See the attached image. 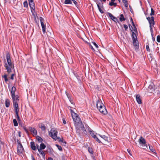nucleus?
Listing matches in <instances>:
<instances>
[{
	"mask_svg": "<svg viewBox=\"0 0 160 160\" xmlns=\"http://www.w3.org/2000/svg\"><path fill=\"white\" fill-rule=\"evenodd\" d=\"M70 111L72 116L74 122V125L76 128L78 129L81 128L82 129L84 128V127L80 118L76 113H75L71 109H70Z\"/></svg>",
	"mask_w": 160,
	"mask_h": 160,
	"instance_id": "1",
	"label": "nucleus"
},
{
	"mask_svg": "<svg viewBox=\"0 0 160 160\" xmlns=\"http://www.w3.org/2000/svg\"><path fill=\"white\" fill-rule=\"evenodd\" d=\"M6 58L7 62H4V66L6 68V69L7 70V72L8 73H10L11 72L12 69L14 68V66L12 64L9 53H7Z\"/></svg>",
	"mask_w": 160,
	"mask_h": 160,
	"instance_id": "2",
	"label": "nucleus"
},
{
	"mask_svg": "<svg viewBox=\"0 0 160 160\" xmlns=\"http://www.w3.org/2000/svg\"><path fill=\"white\" fill-rule=\"evenodd\" d=\"M139 143L142 146V148L144 149H148L153 150V148L152 146H150L149 145H147L146 143L145 139L142 137H141L139 140Z\"/></svg>",
	"mask_w": 160,
	"mask_h": 160,
	"instance_id": "3",
	"label": "nucleus"
},
{
	"mask_svg": "<svg viewBox=\"0 0 160 160\" xmlns=\"http://www.w3.org/2000/svg\"><path fill=\"white\" fill-rule=\"evenodd\" d=\"M158 89V88L156 87L153 83H151L148 86L147 90L148 91L150 92H153L156 94H158L160 93Z\"/></svg>",
	"mask_w": 160,
	"mask_h": 160,
	"instance_id": "4",
	"label": "nucleus"
},
{
	"mask_svg": "<svg viewBox=\"0 0 160 160\" xmlns=\"http://www.w3.org/2000/svg\"><path fill=\"white\" fill-rule=\"evenodd\" d=\"M57 132L53 129H52L49 133V135L55 140L60 142L62 140L60 138L58 137L57 133Z\"/></svg>",
	"mask_w": 160,
	"mask_h": 160,
	"instance_id": "5",
	"label": "nucleus"
},
{
	"mask_svg": "<svg viewBox=\"0 0 160 160\" xmlns=\"http://www.w3.org/2000/svg\"><path fill=\"white\" fill-rule=\"evenodd\" d=\"M147 19L148 20L150 24V31L152 32V27L153 26L154 24V17H148L147 18Z\"/></svg>",
	"mask_w": 160,
	"mask_h": 160,
	"instance_id": "6",
	"label": "nucleus"
},
{
	"mask_svg": "<svg viewBox=\"0 0 160 160\" xmlns=\"http://www.w3.org/2000/svg\"><path fill=\"white\" fill-rule=\"evenodd\" d=\"M36 145L38 150L44 149L46 147V146L44 143L40 142H38V143Z\"/></svg>",
	"mask_w": 160,
	"mask_h": 160,
	"instance_id": "7",
	"label": "nucleus"
},
{
	"mask_svg": "<svg viewBox=\"0 0 160 160\" xmlns=\"http://www.w3.org/2000/svg\"><path fill=\"white\" fill-rule=\"evenodd\" d=\"M29 5L31 8L32 12L33 11H32V10L34 11L35 9V4L33 2V1H32V0H30V1H29Z\"/></svg>",
	"mask_w": 160,
	"mask_h": 160,
	"instance_id": "8",
	"label": "nucleus"
},
{
	"mask_svg": "<svg viewBox=\"0 0 160 160\" xmlns=\"http://www.w3.org/2000/svg\"><path fill=\"white\" fill-rule=\"evenodd\" d=\"M90 133L91 136L96 139V141L98 142H101L100 140L96 137L95 133V132L92 131H90Z\"/></svg>",
	"mask_w": 160,
	"mask_h": 160,
	"instance_id": "9",
	"label": "nucleus"
},
{
	"mask_svg": "<svg viewBox=\"0 0 160 160\" xmlns=\"http://www.w3.org/2000/svg\"><path fill=\"white\" fill-rule=\"evenodd\" d=\"M99 135L100 136L101 138V140L102 142H103L104 141H107L108 142H109V137L104 135H100L99 134Z\"/></svg>",
	"mask_w": 160,
	"mask_h": 160,
	"instance_id": "10",
	"label": "nucleus"
},
{
	"mask_svg": "<svg viewBox=\"0 0 160 160\" xmlns=\"http://www.w3.org/2000/svg\"><path fill=\"white\" fill-rule=\"evenodd\" d=\"M99 111L103 114H106L107 113V111L105 107H103L102 108H101L98 110Z\"/></svg>",
	"mask_w": 160,
	"mask_h": 160,
	"instance_id": "11",
	"label": "nucleus"
},
{
	"mask_svg": "<svg viewBox=\"0 0 160 160\" xmlns=\"http://www.w3.org/2000/svg\"><path fill=\"white\" fill-rule=\"evenodd\" d=\"M13 104L15 113H17L19 111L18 103L17 102H15L14 103H13Z\"/></svg>",
	"mask_w": 160,
	"mask_h": 160,
	"instance_id": "12",
	"label": "nucleus"
},
{
	"mask_svg": "<svg viewBox=\"0 0 160 160\" xmlns=\"http://www.w3.org/2000/svg\"><path fill=\"white\" fill-rule=\"evenodd\" d=\"M108 14L110 18L111 19L113 20L114 22H117L118 21V20L110 12H108Z\"/></svg>",
	"mask_w": 160,
	"mask_h": 160,
	"instance_id": "13",
	"label": "nucleus"
},
{
	"mask_svg": "<svg viewBox=\"0 0 160 160\" xmlns=\"http://www.w3.org/2000/svg\"><path fill=\"white\" fill-rule=\"evenodd\" d=\"M29 130L33 136L36 135L37 134V131L35 128H29Z\"/></svg>",
	"mask_w": 160,
	"mask_h": 160,
	"instance_id": "14",
	"label": "nucleus"
},
{
	"mask_svg": "<svg viewBox=\"0 0 160 160\" xmlns=\"http://www.w3.org/2000/svg\"><path fill=\"white\" fill-rule=\"evenodd\" d=\"M133 43L134 46H135V48L138 49L139 47L138 43L137 40H134L133 41Z\"/></svg>",
	"mask_w": 160,
	"mask_h": 160,
	"instance_id": "15",
	"label": "nucleus"
},
{
	"mask_svg": "<svg viewBox=\"0 0 160 160\" xmlns=\"http://www.w3.org/2000/svg\"><path fill=\"white\" fill-rule=\"evenodd\" d=\"M17 150H24V148L22 144L19 142H18Z\"/></svg>",
	"mask_w": 160,
	"mask_h": 160,
	"instance_id": "16",
	"label": "nucleus"
},
{
	"mask_svg": "<svg viewBox=\"0 0 160 160\" xmlns=\"http://www.w3.org/2000/svg\"><path fill=\"white\" fill-rule=\"evenodd\" d=\"M16 88L15 87H12L11 91V95L12 97H14L15 95V92L16 91Z\"/></svg>",
	"mask_w": 160,
	"mask_h": 160,
	"instance_id": "17",
	"label": "nucleus"
},
{
	"mask_svg": "<svg viewBox=\"0 0 160 160\" xmlns=\"http://www.w3.org/2000/svg\"><path fill=\"white\" fill-rule=\"evenodd\" d=\"M136 99L137 102L139 104H141L142 103V101L140 98V96L139 95H137L136 96Z\"/></svg>",
	"mask_w": 160,
	"mask_h": 160,
	"instance_id": "18",
	"label": "nucleus"
},
{
	"mask_svg": "<svg viewBox=\"0 0 160 160\" xmlns=\"http://www.w3.org/2000/svg\"><path fill=\"white\" fill-rule=\"evenodd\" d=\"M31 147L32 150H36L37 148V146L35 145V143L34 142H32L30 143Z\"/></svg>",
	"mask_w": 160,
	"mask_h": 160,
	"instance_id": "19",
	"label": "nucleus"
},
{
	"mask_svg": "<svg viewBox=\"0 0 160 160\" xmlns=\"http://www.w3.org/2000/svg\"><path fill=\"white\" fill-rule=\"evenodd\" d=\"M103 104L101 100H98L96 102V106L97 108L99 107L101 105H102Z\"/></svg>",
	"mask_w": 160,
	"mask_h": 160,
	"instance_id": "20",
	"label": "nucleus"
},
{
	"mask_svg": "<svg viewBox=\"0 0 160 160\" xmlns=\"http://www.w3.org/2000/svg\"><path fill=\"white\" fill-rule=\"evenodd\" d=\"M12 98L13 100V103L15 102H17L19 100L18 97V95L14 96V97H12Z\"/></svg>",
	"mask_w": 160,
	"mask_h": 160,
	"instance_id": "21",
	"label": "nucleus"
},
{
	"mask_svg": "<svg viewBox=\"0 0 160 160\" xmlns=\"http://www.w3.org/2000/svg\"><path fill=\"white\" fill-rule=\"evenodd\" d=\"M41 25L42 28L43 32V33H45L46 32V26L44 25L43 22H42Z\"/></svg>",
	"mask_w": 160,
	"mask_h": 160,
	"instance_id": "22",
	"label": "nucleus"
},
{
	"mask_svg": "<svg viewBox=\"0 0 160 160\" xmlns=\"http://www.w3.org/2000/svg\"><path fill=\"white\" fill-rule=\"evenodd\" d=\"M39 127L43 131L45 130L46 128L45 125L43 124L40 123L39 124Z\"/></svg>",
	"mask_w": 160,
	"mask_h": 160,
	"instance_id": "23",
	"label": "nucleus"
},
{
	"mask_svg": "<svg viewBox=\"0 0 160 160\" xmlns=\"http://www.w3.org/2000/svg\"><path fill=\"white\" fill-rule=\"evenodd\" d=\"M5 106L6 107H8L10 105V101L9 100L7 99L5 101Z\"/></svg>",
	"mask_w": 160,
	"mask_h": 160,
	"instance_id": "24",
	"label": "nucleus"
},
{
	"mask_svg": "<svg viewBox=\"0 0 160 160\" xmlns=\"http://www.w3.org/2000/svg\"><path fill=\"white\" fill-rule=\"evenodd\" d=\"M119 19L120 21L122 22L126 20V18L124 17V16L122 14H121L120 15Z\"/></svg>",
	"mask_w": 160,
	"mask_h": 160,
	"instance_id": "25",
	"label": "nucleus"
},
{
	"mask_svg": "<svg viewBox=\"0 0 160 160\" xmlns=\"http://www.w3.org/2000/svg\"><path fill=\"white\" fill-rule=\"evenodd\" d=\"M132 37L133 40H137V38L136 34L134 32H132Z\"/></svg>",
	"mask_w": 160,
	"mask_h": 160,
	"instance_id": "26",
	"label": "nucleus"
},
{
	"mask_svg": "<svg viewBox=\"0 0 160 160\" xmlns=\"http://www.w3.org/2000/svg\"><path fill=\"white\" fill-rule=\"evenodd\" d=\"M65 4H72V2L71 0H65L64 1Z\"/></svg>",
	"mask_w": 160,
	"mask_h": 160,
	"instance_id": "27",
	"label": "nucleus"
},
{
	"mask_svg": "<svg viewBox=\"0 0 160 160\" xmlns=\"http://www.w3.org/2000/svg\"><path fill=\"white\" fill-rule=\"evenodd\" d=\"M40 154L41 155L43 158H45V155L43 151H38Z\"/></svg>",
	"mask_w": 160,
	"mask_h": 160,
	"instance_id": "28",
	"label": "nucleus"
},
{
	"mask_svg": "<svg viewBox=\"0 0 160 160\" xmlns=\"http://www.w3.org/2000/svg\"><path fill=\"white\" fill-rule=\"evenodd\" d=\"M109 5L110 6H114L115 7L117 5V3L115 2H111L109 3Z\"/></svg>",
	"mask_w": 160,
	"mask_h": 160,
	"instance_id": "29",
	"label": "nucleus"
},
{
	"mask_svg": "<svg viewBox=\"0 0 160 160\" xmlns=\"http://www.w3.org/2000/svg\"><path fill=\"white\" fill-rule=\"evenodd\" d=\"M155 151H151V152H150L151 153V155L154 156H157V154L156 152H155Z\"/></svg>",
	"mask_w": 160,
	"mask_h": 160,
	"instance_id": "30",
	"label": "nucleus"
},
{
	"mask_svg": "<svg viewBox=\"0 0 160 160\" xmlns=\"http://www.w3.org/2000/svg\"><path fill=\"white\" fill-rule=\"evenodd\" d=\"M2 78H4V80L6 82H7L8 81V79L7 78V75L5 74L4 75L2 76Z\"/></svg>",
	"mask_w": 160,
	"mask_h": 160,
	"instance_id": "31",
	"label": "nucleus"
},
{
	"mask_svg": "<svg viewBox=\"0 0 160 160\" xmlns=\"http://www.w3.org/2000/svg\"><path fill=\"white\" fill-rule=\"evenodd\" d=\"M13 122L15 126H17L18 125V123L17 122V121L15 119H14L13 120Z\"/></svg>",
	"mask_w": 160,
	"mask_h": 160,
	"instance_id": "32",
	"label": "nucleus"
},
{
	"mask_svg": "<svg viewBox=\"0 0 160 160\" xmlns=\"http://www.w3.org/2000/svg\"><path fill=\"white\" fill-rule=\"evenodd\" d=\"M97 6H98V8L99 9V11H100V12L101 13H104V12H103V11L102 10L100 7V6L98 4H97Z\"/></svg>",
	"mask_w": 160,
	"mask_h": 160,
	"instance_id": "33",
	"label": "nucleus"
},
{
	"mask_svg": "<svg viewBox=\"0 0 160 160\" xmlns=\"http://www.w3.org/2000/svg\"><path fill=\"white\" fill-rule=\"evenodd\" d=\"M37 139L38 140V142H41L42 141V138L39 136H37Z\"/></svg>",
	"mask_w": 160,
	"mask_h": 160,
	"instance_id": "34",
	"label": "nucleus"
},
{
	"mask_svg": "<svg viewBox=\"0 0 160 160\" xmlns=\"http://www.w3.org/2000/svg\"><path fill=\"white\" fill-rule=\"evenodd\" d=\"M24 7L26 8H27L28 7V2L27 1H25L23 3Z\"/></svg>",
	"mask_w": 160,
	"mask_h": 160,
	"instance_id": "35",
	"label": "nucleus"
},
{
	"mask_svg": "<svg viewBox=\"0 0 160 160\" xmlns=\"http://www.w3.org/2000/svg\"><path fill=\"white\" fill-rule=\"evenodd\" d=\"M150 15L151 16L154 15V11L152 8H151V12L150 13Z\"/></svg>",
	"mask_w": 160,
	"mask_h": 160,
	"instance_id": "36",
	"label": "nucleus"
},
{
	"mask_svg": "<svg viewBox=\"0 0 160 160\" xmlns=\"http://www.w3.org/2000/svg\"><path fill=\"white\" fill-rule=\"evenodd\" d=\"M15 153L18 154L19 155H21V154L22 153V151H17V152Z\"/></svg>",
	"mask_w": 160,
	"mask_h": 160,
	"instance_id": "37",
	"label": "nucleus"
},
{
	"mask_svg": "<svg viewBox=\"0 0 160 160\" xmlns=\"http://www.w3.org/2000/svg\"><path fill=\"white\" fill-rule=\"evenodd\" d=\"M86 43H88V44L89 45L90 47L91 48V49H92L93 50H94V49L92 46L91 44L90 43H89L88 42H86Z\"/></svg>",
	"mask_w": 160,
	"mask_h": 160,
	"instance_id": "38",
	"label": "nucleus"
},
{
	"mask_svg": "<svg viewBox=\"0 0 160 160\" xmlns=\"http://www.w3.org/2000/svg\"><path fill=\"white\" fill-rule=\"evenodd\" d=\"M132 151H126V152H125L127 153H128L130 154V155L132 156Z\"/></svg>",
	"mask_w": 160,
	"mask_h": 160,
	"instance_id": "39",
	"label": "nucleus"
},
{
	"mask_svg": "<svg viewBox=\"0 0 160 160\" xmlns=\"http://www.w3.org/2000/svg\"><path fill=\"white\" fill-rule=\"evenodd\" d=\"M55 145L56 147H57V148L59 150H62V147H61V146L58 145V144H56Z\"/></svg>",
	"mask_w": 160,
	"mask_h": 160,
	"instance_id": "40",
	"label": "nucleus"
},
{
	"mask_svg": "<svg viewBox=\"0 0 160 160\" xmlns=\"http://www.w3.org/2000/svg\"><path fill=\"white\" fill-rule=\"evenodd\" d=\"M157 40L158 42H160V37L158 35L157 36Z\"/></svg>",
	"mask_w": 160,
	"mask_h": 160,
	"instance_id": "41",
	"label": "nucleus"
},
{
	"mask_svg": "<svg viewBox=\"0 0 160 160\" xmlns=\"http://www.w3.org/2000/svg\"><path fill=\"white\" fill-rule=\"evenodd\" d=\"M103 107H105V106L103 104H102V105H101L99 106V107H98L97 108L98 110H99L100 109L102 108Z\"/></svg>",
	"mask_w": 160,
	"mask_h": 160,
	"instance_id": "42",
	"label": "nucleus"
},
{
	"mask_svg": "<svg viewBox=\"0 0 160 160\" xmlns=\"http://www.w3.org/2000/svg\"><path fill=\"white\" fill-rule=\"evenodd\" d=\"M18 112H17V113H16V116H17V118L18 119V120H20V118H19V116L18 115Z\"/></svg>",
	"mask_w": 160,
	"mask_h": 160,
	"instance_id": "43",
	"label": "nucleus"
},
{
	"mask_svg": "<svg viewBox=\"0 0 160 160\" xmlns=\"http://www.w3.org/2000/svg\"><path fill=\"white\" fill-rule=\"evenodd\" d=\"M40 21L41 22V23L42 24V22H43V21H44L43 19L41 17L40 18Z\"/></svg>",
	"mask_w": 160,
	"mask_h": 160,
	"instance_id": "44",
	"label": "nucleus"
},
{
	"mask_svg": "<svg viewBox=\"0 0 160 160\" xmlns=\"http://www.w3.org/2000/svg\"><path fill=\"white\" fill-rule=\"evenodd\" d=\"M123 26H124V28H125V30H127L128 28V26L126 24H124L123 25Z\"/></svg>",
	"mask_w": 160,
	"mask_h": 160,
	"instance_id": "45",
	"label": "nucleus"
},
{
	"mask_svg": "<svg viewBox=\"0 0 160 160\" xmlns=\"http://www.w3.org/2000/svg\"><path fill=\"white\" fill-rule=\"evenodd\" d=\"M93 45L95 46V47L97 48H98V45L95 42H93Z\"/></svg>",
	"mask_w": 160,
	"mask_h": 160,
	"instance_id": "46",
	"label": "nucleus"
},
{
	"mask_svg": "<svg viewBox=\"0 0 160 160\" xmlns=\"http://www.w3.org/2000/svg\"><path fill=\"white\" fill-rule=\"evenodd\" d=\"M88 152H89L91 154L92 156V155L93 153V151H88Z\"/></svg>",
	"mask_w": 160,
	"mask_h": 160,
	"instance_id": "47",
	"label": "nucleus"
},
{
	"mask_svg": "<svg viewBox=\"0 0 160 160\" xmlns=\"http://www.w3.org/2000/svg\"><path fill=\"white\" fill-rule=\"evenodd\" d=\"M14 75V74H12L11 75V79H12V80H13L14 79V78H13V77Z\"/></svg>",
	"mask_w": 160,
	"mask_h": 160,
	"instance_id": "48",
	"label": "nucleus"
},
{
	"mask_svg": "<svg viewBox=\"0 0 160 160\" xmlns=\"http://www.w3.org/2000/svg\"><path fill=\"white\" fill-rule=\"evenodd\" d=\"M146 48L147 50L148 51H149L150 49H149V46L147 45L146 46Z\"/></svg>",
	"mask_w": 160,
	"mask_h": 160,
	"instance_id": "49",
	"label": "nucleus"
},
{
	"mask_svg": "<svg viewBox=\"0 0 160 160\" xmlns=\"http://www.w3.org/2000/svg\"><path fill=\"white\" fill-rule=\"evenodd\" d=\"M73 3L75 5H76L77 4V2L75 0H72Z\"/></svg>",
	"mask_w": 160,
	"mask_h": 160,
	"instance_id": "50",
	"label": "nucleus"
},
{
	"mask_svg": "<svg viewBox=\"0 0 160 160\" xmlns=\"http://www.w3.org/2000/svg\"><path fill=\"white\" fill-rule=\"evenodd\" d=\"M125 4V6L127 8L128 7V2H127V3H124Z\"/></svg>",
	"mask_w": 160,
	"mask_h": 160,
	"instance_id": "51",
	"label": "nucleus"
},
{
	"mask_svg": "<svg viewBox=\"0 0 160 160\" xmlns=\"http://www.w3.org/2000/svg\"><path fill=\"white\" fill-rule=\"evenodd\" d=\"M122 1L123 3H127V2H128L127 0H122Z\"/></svg>",
	"mask_w": 160,
	"mask_h": 160,
	"instance_id": "52",
	"label": "nucleus"
},
{
	"mask_svg": "<svg viewBox=\"0 0 160 160\" xmlns=\"http://www.w3.org/2000/svg\"><path fill=\"white\" fill-rule=\"evenodd\" d=\"M47 160H53V159L52 158H49Z\"/></svg>",
	"mask_w": 160,
	"mask_h": 160,
	"instance_id": "53",
	"label": "nucleus"
},
{
	"mask_svg": "<svg viewBox=\"0 0 160 160\" xmlns=\"http://www.w3.org/2000/svg\"><path fill=\"white\" fill-rule=\"evenodd\" d=\"M63 122L64 124H66V122L64 120H63Z\"/></svg>",
	"mask_w": 160,
	"mask_h": 160,
	"instance_id": "54",
	"label": "nucleus"
},
{
	"mask_svg": "<svg viewBox=\"0 0 160 160\" xmlns=\"http://www.w3.org/2000/svg\"><path fill=\"white\" fill-rule=\"evenodd\" d=\"M151 32V35L152 37H153V30H152V32L150 31Z\"/></svg>",
	"mask_w": 160,
	"mask_h": 160,
	"instance_id": "55",
	"label": "nucleus"
},
{
	"mask_svg": "<svg viewBox=\"0 0 160 160\" xmlns=\"http://www.w3.org/2000/svg\"><path fill=\"white\" fill-rule=\"evenodd\" d=\"M32 160H35V158L34 157H33V156H32Z\"/></svg>",
	"mask_w": 160,
	"mask_h": 160,
	"instance_id": "56",
	"label": "nucleus"
},
{
	"mask_svg": "<svg viewBox=\"0 0 160 160\" xmlns=\"http://www.w3.org/2000/svg\"><path fill=\"white\" fill-rule=\"evenodd\" d=\"M5 0L6 1V2H8V1L10 2V0Z\"/></svg>",
	"mask_w": 160,
	"mask_h": 160,
	"instance_id": "57",
	"label": "nucleus"
},
{
	"mask_svg": "<svg viewBox=\"0 0 160 160\" xmlns=\"http://www.w3.org/2000/svg\"><path fill=\"white\" fill-rule=\"evenodd\" d=\"M19 136L20 137H21V135H20V132H19Z\"/></svg>",
	"mask_w": 160,
	"mask_h": 160,
	"instance_id": "58",
	"label": "nucleus"
},
{
	"mask_svg": "<svg viewBox=\"0 0 160 160\" xmlns=\"http://www.w3.org/2000/svg\"><path fill=\"white\" fill-rule=\"evenodd\" d=\"M152 39L153 40H155V38H154L153 37H152Z\"/></svg>",
	"mask_w": 160,
	"mask_h": 160,
	"instance_id": "59",
	"label": "nucleus"
},
{
	"mask_svg": "<svg viewBox=\"0 0 160 160\" xmlns=\"http://www.w3.org/2000/svg\"><path fill=\"white\" fill-rule=\"evenodd\" d=\"M115 0H111V2H114L115 1Z\"/></svg>",
	"mask_w": 160,
	"mask_h": 160,
	"instance_id": "60",
	"label": "nucleus"
},
{
	"mask_svg": "<svg viewBox=\"0 0 160 160\" xmlns=\"http://www.w3.org/2000/svg\"><path fill=\"white\" fill-rule=\"evenodd\" d=\"M88 150H90V148H89V147H88Z\"/></svg>",
	"mask_w": 160,
	"mask_h": 160,
	"instance_id": "61",
	"label": "nucleus"
},
{
	"mask_svg": "<svg viewBox=\"0 0 160 160\" xmlns=\"http://www.w3.org/2000/svg\"><path fill=\"white\" fill-rule=\"evenodd\" d=\"M118 0V1H119V2H120V0Z\"/></svg>",
	"mask_w": 160,
	"mask_h": 160,
	"instance_id": "62",
	"label": "nucleus"
},
{
	"mask_svg": "<svg viewBox=\"0 0 160 160\" xmlns=\"http://www.w3.org/2000/svg\"><path fill=\"white\" fill-rule=\"evenodd\" d=\"M118 0V1H119V2H120V0Z\"/></svg>",
	"mask_w": 160,
	"mask_h": 160,
	"instance_id": "63",
	"label": "nucleus"
},
{
	"mask_svg": "<svg viewBox=\"0 0 160 160\" xmlns=\"http://www.w3.org/2000/svg\"><path fill=\"white\" fill-rule=\"evenodd\" d=\"M132 21V18H131Z\"/></svg>",
	"mask_w": 160,
	"mask_h": 160,
	"instance_id": "64",
	"label": "nucleus"
}]
</instances>
